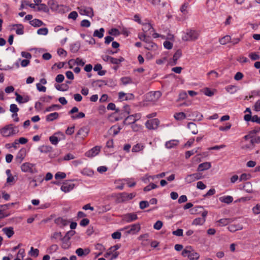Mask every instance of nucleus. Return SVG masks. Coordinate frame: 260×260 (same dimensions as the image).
<instances>
[{
    "instance_id": "f257e3e1",
    "label": "nucleus",
    "mask_w": 260,
    "mask_h": 260,
    "mask_svg": "<svg viewBox=\"0 0 260 260\" xmlns=\"http://www.w3.org/2000/svg\"><path fill=\"white\" fill-rule=\"evenodd\" d=\"M19 132L18 127L13 124L5 125L0 129V134L3 137H12Z\"/></svg>"
},
{
    "instance_id": "f03ea898",
    "label": "nucleus",
    "mask_w": 260,
    "mask_h": 260,
    "mask_svg": "<svg viewBox=\"0 0 260 260\" xmlns=\"http://www.w3.org/2000/svg\"><path fill=\"white\" fill-rule=\"evenodd\" d=\"M182 255L184 257H187L190 260H198L200 254L197 252L191 247H186L182 251Z\"/></svg>"
},
{
    "instance_id": "7ed1b4c3",
    "label": "nucleus",
    "mask_w": 260,
    "mask_h": 260,
    "mask_svg": "<svg viewBox=\"0 0 260 260\" xmlns=\"http://www.w3.org/2000/svg\"><path fill=\"white\" fill-rule=\"evenodd\" d=\"M200 36L199 31L194 29L187 30L182 36V39L185 41H192L197 40Z\"/></svg>"
},
{
    "instance_id": "20e7f679",
    "label": "nucleus",
    "mask_w": 260,
    "mask_h": 260,
    "mask_svg": "<svg viewBox=\"0 0 260 260\" xmlns=\"http://www.w3.org/2000/svg\"><path fill=\"white\" fill-rule=\"evenodd\" d=\"M141 230L140 224L135 223L133 224L128 226H126L123 228L121 231H123L125 232L126 235H135L137 234Z\"/></svg>"
},
{
    "instance_id": "39448f33",
    "label": "nucleus",
    "mask_w": 260,
    "mask_h": 260,
    "mask_svg": "<svg viewBox=\"0 0 260 260\" xmlns=\"http://www.w3.org/2000/svg\"><path fill=\"white\" fill-rule=\"evenodd\" d=\"M21 170L23 172L30 174H35L38 172L36 165L28 162H24L21 165Z\"/></svg>"
},
{
    "instance_id": "423d86ee",
    "label": "nucleus",
    "mask_w": 260,
    "mask_h": 260,
    "mask_svg": "<svg viewBox=\"0 0 260 260\" xmlns=\"http://www.w3.org/2000/svg\"><path fill=\"white\" fill-rule=\"evenodd\" d=\"M77 9L81 15H85L90 18H92L94 16L93 11L91 7L82 6L78 7Z\"/></svg>"
},
{
    "instance_id": "0eeeda50",
    "label": "nucleus",
    "mask_w": 260,
    "mask_h": 260,
    "mask_svg": "<svg viewBox=\"0 0 260 260\" xmlns=\"http://www.w3.org/2000/svg\"><path fill=\"white\" fill-rule=\"evenodd\" d=\"M136 196V193H128L123 192L118 194L117 199L120 202H124L133 199Z\"/></svg>"
},
{
    "instance_id": "6e6552de",
    "label": "nucleus",
    "mask_w": 260,
    "mask_h": 260,
    "mask_svg": "<svg viewBox=\"0 0 260 260\" xmlns=\"http://www.w3.org/2000/svg\"><path fill=\"white\" fill-rule=\"evenodd\" d=\"M161 93L159 91H151L147 94V99L148 101L152 103L156 102L161 97Z\"/></svg>"
},
{
    "instance_id": "1a4fd4ad",
    "label": "nucleus",
    "mask_w": 260,
    "mask_h": 260,
    "mask_svg": "<svg viewBox=\"0 0 260 260\" xmlns=\"http://www.w3.org/2000/svg\"><path fill=\"white\" fill-rule=\"evenodd\" d=\"M203 178V175L201 173H196L189 174L185 178V181L186 183H191L196 180H198Z\"/></svg>"
},
{
    "instance_id": "9d476101",
    "label": "nucleus",
    "mask_w": 260,
    "mask_h": 260,
    "mask_svg": "<svg viewBox=\"0 0 260 260\" xmlns=\"http://www.w3.org/2000/svg\"><path fill=\"white\" fill-rule=\"evenodd\" d=\"M138 218L136 213H128L122 216V220L126 223L132 222Z\"/></svg>"
},
{
    "instance_id": "9b49d317",
    "label": "nucleus",
    "mask_w": 260,
    "mask_h": 260,
    "mask_svg": "<svg viewBox=\"0 0 260 260\" xmlns=\"http://www.w3.org/2000/svg\"><path fill=\"white\" fill-rule=\"evenodd\" d=\"M159 124V121L157 118H154L147 120L145 123L146 127L149 129H156Z\"/></svg>"
},
{
    "instance_id": "f8f14e48",
    "label": "nucleus",
    "mask_w": 260,
    "mask_h": 260,
    "mask_svg": "<svg viewBox=\"0 0 260 260\" xmlns=\"http://www.w3.org/2000/svg\"><path fill=\"white\" fill-rule=\"evenodd\" d=\"M103 59L105 61L109 62L112 64H118L124 61V59L122 57L119 58H116L109 55H105L103 57Z\"/></svg>"
},
{
    "instance_id": "ddd939ff",
    "label": "nucleus",
    "mask_w": 260,
    "mask_h": 260,
    "mask_svg": "<svg viewBox=\"0 0 260 260\" xmlns=\"http://www.w3.org/2000/svg\"><path fill=\"white\" fill-rule=\"evenodd\" d=\"M101 149V147L99 146H96L91 148V149L87 151L85 153V155L88 157H93L96 156L99 152H100Z\"/></svg>"
},
{
    "instance_id": "4468645a",
    "label": "nucleus",
    "mask_w": 260,
    "mask_h": 260,
    "mask_svg": "<svg viewBox=\"0 0 260 260\" xmlns=\"http://www.w3.org/2000/svg\"><path fill=\"white\" fill-rule=\"evenodd\" d=\"M26 155V150L24 148H21L17 153L15 159L17 162L21 164Z\"/></svg>"
},
{
    "instance_id": "2eb2a0df",
    "label": "nucleus",
    "mask_w": 260,
    "mask_h": 260,
    "mask_svg": "<svg viewBox=\"0 0 260 260\" xmlns=\"http://www.w3.org/2000/svg\"><path fill=\"white\" fill-rule=\"evenodd\" d=\"M15 95L16 96V101L19 104H23L28 102L30 100V98L29 96L27 95H24L23 96L21 95L18 93H15Z\"/></svg>"
},
{
    "instance_id": "dca6fc26",
    "label": "nucleus",
    "mask_w": 260,
    "mask_h": 260,
    "mask_svg": "<svg viewBox=\"0 0 260 260\" xmlns=\"http://www.w3.org/2000/svg\"><path fill=\"white\" fill-rule=\"evenodd\" d=\"M54 222L60 228H63L69 224V221L66 218L59 217L54 220Z\"/></svg>"
},
{
    "instance_id": "f3484780",
    "label": "nucleus",
    "mask_w": 260,
    "mask_h": 260,
    "mask_svg": "<svg viewBox=\"0 0 260 260\" xmlns=\"http://www.w3.org/2000/svg\"><path fill=\"white\" fill-rule=\"evenodd\" d=\"M75 187V184L73 183L66 182L63 183L60 187V189L65 193L69 192L71 191Z\"/></svg>"
},
{
    "instance_id": "a211bd4d",
    "label": "nucleus",
    "mask_w": 260,
    "mask_h": 260,
    "mask_svg": "<svg viewBox=\"0 0 260 260\" xmlns=\"http://www.w3.org/2000/svg\"><path fill=\"white\" fill-rule=\"evenodd\" d=\"M179 142L177 140H175V139L167 141L165 143V146L167 149H170L174 148L175 147H176L177 146H178L179 144Z\"/></svg>"
},
{
    "instance_id": "6ab92c4d",
    "label": "nucleus",
    "mask_w": 260,
    "mask_h": 260,
    "mask_svg": "<svg viewBox=\"0 0 260 260\" xmlns=\"http://www.w3.org/2000/svg\"><path fill=\"white\" fill-rule=\"evenodd\" d=\"M90 252V250L88 248L83 249L79 248L76 249V253L80 257L88 255Z\"/></svg>"
},
{
    "instance_id": "aec40b11",
    "label": "nucleus",
    "mask_w": 260,
    "mask_h": 260,
    "mask_svg": "<svg viewBox=\"0 0 260 260\" xmlns=\"http://www.w3.org/2000/svg\"><path fill=\"white\" fill-rule=\"evenodd\" d=\"M48 5L52 11H59V8L61 6L59 5L55 0H49L48 2Z\"/></svg>"
},
{
    "instance_id": "412c9836",
    "label": "nucleus",
    "mask_w": 260,
    "mask_h": 260,
    "mask_svg": "<svg viewBox=\"0 0 260 260\" xmlns=\"http://www.w3.org/2000/svg\"><path fill=\"white\" fill-rule=\"evenodd\" d=\"M120 248V246L118 244L115 245L109 248L107 252L104 254L105 257H108L111 254H113L114 252H117V250Z\"/></svg>"
},
{
    "instance_id": "4be33fe9",
    "label": "nucleus",
    "mask_w": 260,
    "mask_h": 260,
    "mask_svg": "<svg viewBox=\"0 0 260 260\" xmlns=\"http://www.w3.org/2000/svg\"><path fill=\"white\" fill-rule=\"evenodd\" d=\"M211 167V163L209 162H205L200 164L197 169L198 172H201L209 169Z\"/></svg>"
},
{
    "instance_id": "5701e85b",
    "label": "nucleus",
    "mask_w": 260,
    "mask_h": 260,
    "mask_svg": "<svg viewBox=\"0 0 260 260\" xmlns=\"http://www.w3.org/2000/svg\"><path fill=\"white\" fill-rule=\"evenodd\" d=\"M89 128L86 127L84 126L83 127H81L77 132V135L78 136H81L82 138L86 137L89 133Z\"/></svg>"
},
{
    "instance_id": "b1692460",
    "label": "nucleus",
    "mask_w": 260,
    "mask_h": 260,
    "mask_svg": "<svg viewBox=\"0 0 260 260\" xmlns=\"http://www.w3.org/2000/svg\"><path fill=\"white\" fill-rule=\"evenodd\" d=\"M58 117L59 114L57 112L51 113L46 116V120L50 122L58 119Z\"/></svg>"
},
{
    "instance_id": "393cba45",
    "label": "nucleus",
    "mask_w": 260,
    "mask_h": 260,
    "mask_svg": "<svg viewBox=\"0 0 260 260\" xmlns=\"http://www.w3.org/2000/svg\"><path fill=\"white\" fill-rule=\"evenodd\" d=\"M142 30L144 33L149 32V34L154 31L152 25L149 23H146L143 25Z\"/></svg>"
},
{
    "instance_id": "a878e982",
    "label": "nucleus",
    "mask_w": 260,
    "mask_h": 260,
    "mask_svg": "<svg viewBox=\"0 0 260 260\" xmlns=\"http://www.w3.org/2000/svg\"><path fill=\"white\" fill-rule=\"evenodd\" d=\"M85 63V61L80 58H77L76 59H72L69 61V64L70 65L72 64H76L78 66H83Z\"/></svg>"
},
{
    "instance_id": "bb28decb",
    "label": "nucleus",
    "mask_w": 260,
    "mask_h": 260,
    "mask_svg": "<svg viewBox=\"0 0 260 260\" xmlns=\"http://www.w3.org/2000/svg\"><path fill=\"white\" fill-rule=\"evenodd\" d=\"M219 201L222 203L229 204L233 201V198L230 196H225L219 198Z\"/></svg>"
},
{
    "instance_id": "cd10ccee",
    "label": "nucleus",
    "mask_w": 260,
    "mask_h": 260,
    "mask_svg": "<svg viewBox=\"0 0 260 260\" xmlns=\"http://www.w3.org/2000/svg\"><path fill=\"white\" fill-rule=\"evenodd\" d=\"M13 27H17L16 33L18 35H22L24 34V27L21 24H16L12 25Z\"/></svg>"
},
{
    "instance_id": "c85d7f7f",
    "label": "nucleus",
    "mask_w": 260,
    "mask_h": 260,
    "mask_svg": "<svg viewBox=\"0 0 260 260\" xmlns=\"http://www.w3.org/2000/svg\"><path fill=\"white\" fill-rule=\"evenodd\" d=\"M144 148V145L143 144L138 143L133 147L132 151L133 152H139L143 150Z\"/></svg>"
},
{
    "instance_id": "c756f323",
    "label": "nucleus",
    "mask_w": 260,
    "mask_h": 260,
    "mask_svg": "<svg viewBox=\"0 0 260 260\" xmlns=\"http://www.w3.org/2000/svg\"><path fill=\"white\" fill-rule=\"evenodd\" d=\"M243 229L242 225L240 224H231L228 226L229 230L231 232H235Z\"/></svg>"
},
{
    "instance_id": "7c9ffc66",
    "label": "nucleus",
    "mask_w": 260,
    "mask_h": 260,
    "mask_svg": "<svg viewBox=\"0 0 260 260\" xmlns=\"http://www.w3.org/2000/svg\"><path fill=\"white\" fill-rule=\"evenodd\" d=\"M29 23L34 27H40L44 24L43 21L38 19H34L30 21Z\"/></svg>"
},
{
    "instance_id": "2f4dec72",
    "label": "nucleus",
    "mask_w": 260,
    "mask_h": 260,
    "mask_svg": "<svg viewBox=\"0 0 260 260\" xmlns=\"http://www.w3.org/2000/svg\"><path fill=\"white\" fill-rule=\"evenodd\" d=\"M105 29L104 28H101L99 30L96 29L94 31L93 36L98 37V38H102L104 36Z\"/></svg>"
},
{
    "instance_id": "473e14b6",
    "label": "nucleus",
    "mask_w": 260,
    "mask_h": 260,
    "mask_svg": "<svg viewBox=\"0 0 260 260\" xmlns=\"http://www.w3.org/2000/svg\"><path fill=\"white\" fill-rule=\"evenodd\" d=\"M14 205V203L11 204V205ZM10 205V204H6V205L2 206V207L3 208V210H0V219L3 218L4 217H7L9 215V214L5 212L4 211V210H5V209L6 208H7Z\"/></svg>"
},
{
    "instance_id": "72a5a7b5",
    "label": "nucleus",
    "mask_w": 260,
    "mask_h": 260,
    "mask_svg": "<svg viewBox=\"0 0 260 260\" xmlns=\"http://www.w3.org/2000/svg\"><path fill=\"white\" fill-rule=\"evenodd\" d=\"M61 107V106L58 104H53L46 108L44 111V113L58 110L60 109Z\"/></svg>"
},
{
    "instance_id": "f704fd0d",
    "label": "nucleus",
    "mask_w": 260,
    "mask_h": 260,
    "mask_svg": "<svg viewBox=\"0 0 260 260\" xmlns=\"http://www.w3.org/2000/svg\"><path fill=\"white\" fill-rule=\"evenodd\" d=\"M3 231L8 238H11L14 234L13 229L11 227L5 228L3 229Z\"/></svg>"
},
{
    "instance_id": "c9c22d12",
    "label": "nucleus",
    "mask_w": 260,
    "mask_h": 260,
    "mask_svg": "<svg viewBox=\"0 0 260 260\" xmlns=\"http://www.w3.org/2000/svg\"><path fill=\"white\" fill-rule=\"evenodd\" d=\"M231 41V37L229 35L224 36L219 39V42L221 45H225L228 43H230Z\"/></svg>"
},
{
    "instance_id": "e433bc0d",
    "label": "nucleus",
    "mask_w": 260,
    "mask_h": 260,
    "mask_svg": "<svg viewBox=\"0 0 260 260\" xmlns=\"http://www.w3.org/2000/svg\"><path fill=\"white\" fill-rule=\"evenodd\" d=\"M233 221V220L231 218H222L219 220L217 222L219 223L220 226H225Z\"/></svg>"
},
{
    "instance_id": "4c0bfd02",
    "label": "nucleus",
    "mask_w": 260,
    "mask_h": 260,
    "mask_svg": "<svg viewBox=\"0 0 260 260\" xmlns=\"http://www.w3.org/2000/svg\"><path fill=\"white\" fill-rule=\"evenodd\" d=\"M186 114L184 112L176 113L174 115V117L177 120H182L186 118Z\"/></svg>"
},
{
    "instance_id": "58836bf2",
    "label": "nucleus",
    "mask_w": 260,
    "mask_h": 260,
    "mask_svg": "<svg viewBox=\"0 0 260 260\" xmlns=\"http://www.w3.org/2000/svg\"><path fill=\"white\" fill-rule=\"evenodd\" d=\"M206 221L205 218L199 217L193 220L192 224L195 225H203Z\"/></svg>"
},
{
    "instance_id": "ea45409f",
    "label": "nucleus",
    "mask_w": 260,
    "mask_h": 260,
    "mask_svg": "<svg viewBox=\"0 0 260 260\" xmlns=\"http://www.w3.org/2000/svg\"><path fill=\"white\" fill-rule=\"evenodd\" d=\"M39 253V249L37 248H34L33 247H31L29 251L28 252V254L31 256L36 257L38 256Z\"/></svg>"
},
{
    "instance_id": "a19ab883",
    "label": "nucleus",
    "mask_w": 260,
    "mask_h": 260,
    "mask_svg": "<svg viewBox=\"0 0 260 260\" xmlns=\"http://www.w3.org/2000/svg\"><path fill=\"white\" fill-rule=\"evenodd\" d=\"M49 140L51 143L54 145H57L58 142L60 141V140H58V138L56 135H55V134L49 137Z\"/></svg>"
},
{
    "instance_id": "79ce46f5",
    "label": "nucleus",
    "mask_w": 260,
    "mask_h": 260,
    "mask_svg": "<svg viewBox=\"0 0 260 260\" xmlns=\"http://www.w3.org/2000/svg\"><path fill=\"white\" fill-rule=\"evenodd\" d=\"M110 210V208L108 206H102L98 208L97 212L99 214H103L108 211Z\"/></svg>"
},
{
    "instance_id": "37998d69",
    "label": "nucleus",
    "mask_w": 260,
    "mask_h": 260,
    "mask_svg": "<svg viewBox=\"0 0 260 260\" xmlns=\"http://www.w3.org/2000/svg\"><path fill=\"white\" fill-rule=\"evenodd\" d=\"M225 90L227 92L231 94H234L237 91V86L235 85H230L225 87Z\"/></svg>"
},
{
    "instance_id": "c03bdc74",
    "label": "nucleus",
    "mask_w": 260,
    "mask_h": 260,
    "mask_svg": "<svg viewBox=\"0 0 260 260\" xmlns=\"http://www.w3.org/2000/svg\"><path fill=\"white\" fill-rule=\"evenodd\" d=\"M62 240V244L61 247L63 249H68L70 246V239H67L65 240V237H63L61 239Z\"/></svg>"
},
{
    "instance_id": "a18cd8bd",
    "label": "nucleus",
    "mask_w": 260,
    "mask_h": 260,
    "mask_svg": "<svg viewBox=\"0 0 260 260\" xmlns=\"http://www.w3.org/2000/svg\"><path fill=\"white\" fill-rule=\"evenodd\" d=\"M135 122H136L132 115L128 116L124 121V124L127 125H131Z\"/></svg>"
},
{
    "instance_id": "49530a36",
    "label": "nucleus",
    "mask_w": 260,
    "mask_h": 260,
    "mask_svg": "<svg viewBox=\"0 0 260 260\" xmlns=\"http://www.w3.org/2000/svg\"><path fill=\"white\" fill-rule=\"evenodd\" d=\"M120 81L122 84L124 85H126L127 84H131L133 83L132 79L129 77H122L120 79Z\"/></svg>"
},
{
    "instance_id": "de8ad7c7",
    "label": "nucleus",
    "mask_w": 260,
    "mask_h": 260,
    "mask_svg": "<svg viewBox=\"0 0 260 260\" xmlns=\"http://www.w3.org/2000/svg\"><path fill=\"white\" fill-rule=\"evenodd\" d=\"M38 11H43L45 13H48L49 11V8L46 6V5L44 4H40L39 5L38 7Z\"/></svg>"
},
{
    "instance_id": "09e8293b",
    "label": "nucleus",
    "mask_w": 260,
    "mask_h": 260,
    "mask_svg": "<svg viewBox=\"0 0 260 260\" xmlns=\"http://www.w3.org/2000/svg\"><path fill=\"white\" fill-rule=\"evenodd\" d=\"M243 188L248 193H251L252 192V185L249 182H246L244 184Z\"/></svg>"
},
{
    "instance_id": "8fccbe9b",
    "label": "nucleus",
    "mask_w": 260,
    "mask_h": 260,
    "mask_svg": "<svg viewBox=\"0 0 260 260\" xmlns=\"http://www.w3.org/2000/svg\"><path fill=\"white\" fill-rule=\"evenodd\" d=\"M181 55H182V53L180 50H177L174 53L173 57L174 64H176L177 63V60L181 57Z\"/></svg>"
},
{
    "instance_id": "3c124183",
    "label": "nucleus",
    "mask_w": 260,
    "mask_h": 260,
    "mask_svg": "<svg viewBox=\"0 0 260 260\" xmlns=\"http://www.w3.org/2000/svg\"><path fill=\"white\" fill-rule=\"evenodd\" d=\"M196 124L193 122H189L187 124L188 128L190 129H194L191 132V133L194 135L198 133V131L196 129Z\"/></svg>"
},
{
    "instance_id": "603ef678",
    "label": "nucleus",
    "mask_w": 260,
    "mask_h": 260,
    "mask_svg": "<svg viewBox=\"0 0 260 260\" xmlns=\"http://www.w3.org/2000/svg\"><path fill=\"white\" fill-rule=\"evenodd\" d=\"M40 151L43 153L49 152L52 150V147L50 146L44 145L39 148Z\"/></svg>"
},
{
    "instance_id": "864d4df0",
    "label": "nucleus",
    "mask_w": 260,
    "mask_h": 260,
    "mask_svg": "<svg viewBox=\"0 0 260 260\" xmlns=\"http://www.w3.org/2000/svg\"><path fill=\"white\" fill-rule=\"evenodd\" d=\"M131 127L133 131L139 132L142 129V126L135 122L131 125Z\"/></svg>"
},
{
    "instance_id": "5fc2aeb1",
    "label": "nucleus",
    "mask_w": 260,
    "mask_h": 260,
    "mask_svg": "<svg viewBox=\"0 0 260 260\" xmlns=\"http://www.w3.org/2000/svg\"><path fill=\"white\" fill-rule=\"evenodd\" d=\"M24 4L28 5L31 8H35L36 5L34 4H29V2L27 1H23L21 2L20 10H22L24 8Z\"/></svg>"
},
{
    "instance_id": "6e6d98bb",
    "label": "nucleus",
    "mask_w": 260,
    "mask_h": 260,
    "mask_svg": "<svg viewBox=\"0 0 260 260\" xmlns=\"http://www.w3.org/2000/svg\"><path fill=\"white\" fill-rule=\"evenodd\" d=\"M251 178V175L250 174L243 173L239 177V180L240 181H246Z\"/></svg>"
},
{
    "instance_id": "4d7b16f0",
    "label": "nucleus",
    "mask_w": 260,
    "mask_h": 260,
    "mask_svg": "<svg viewBox=\"0 0 260 260\" xmlns=\"http://www.w3.org/2000/svg\"><path fill=\"white\" fill-rule=\"evenodd\" d=\"M119 181L121 182H125L129 187H133L136 185V182L134 181H132L130 179H124Z\"/></svg>"
},
{
    "instance_id": "13d9d810",
    "label": "nucleus",
    "mask_w": 260,
    "mask_h": 260,
    "mask_svg": "<svg viewBox=\"0 0 260 260\" xmlns=\"http://www.w3.org/2000/svg\"><path fill=\"white\" fill-rule=\"evenodd\" d=\"M48 33V29L46 27L41 28L38 29L37 34L39 35L46 36Z\"/></svg>"
},
{
    "instance_id": "bf43d9fd",
    "label": "nucleus",
    "mask_w": 260,
    "mask_h": 260,
    "mask_svg": "<svg viewBox=\"0 0 260 260\" xmlns=\"http://www.w3.org/2000/svg\"><path fill=\"white\" fill-rule=\"evenodd\" d=\"M250 141L251 142V145H253V146L254 144H259L260 143V137H253L252 135L251 139L250 140Z\"/></svg>"
},
{
    "instance_id": "052dcab7",
    "label": "nucleus",
    "mask_w": 260,
    "mask_h": 260,
    "mask_svg": "<svg viewBox=\"0 0 260 260\" xmlns=\"http://www.w3.org/2000/svg\"><path fill=\"white\" fill-rule=\"evenodd\" d=\"M85 116V114L83 112H79L77 114L73 115L71 116V118L73 120L83 118Z\"/></svg>"
},
{
    "instance_id": "680f3d73",
    "label": "nucleus",
    "mask_w": 260,
    "mask_h": 260,
    "mask_svg": "<svg viewBox=\"0 0 260 260\" xmlns=\"http://www.w3.org/2000/svg\"><path fill=\"white\" fill-rule=\"evenodd\" d=\"M66 174L64 172H58L55 174L56 179H64L66 177Z\"/></svg>"
},
{
    "instance_id": "e2e57ef3",
    "label": "nucleus",
    "mask_w": 260,
    "mask_h": 260,
    "mask_svg": "<svg viewBox=\"0 0 260 260\" xmlns=\"http://www.w3.org/2000/svg\"><path fill=\"white\" fill-rule=\"evenodd\" d=\"M55 88L58 90L63 91H66L68 89V87L67 85L61 84L55 85Z\"/></svg>"
},
{
    "instance_id": "0e129e2a",
    "label": "nucleus",
    "mask_w": 260,
    "mask_h": 260,
    "mask_svg": "<svg viewBox=\"0 0 260 260\" xmlns=\"http://www.w3.org/2000/svg\"><path fill=\"white\" fill-rule=\"evenodd\" d=\"M10 111L13 113H16L18 112L19 108L16 104H12L10 105Z\"/></svg>"
},
{
    "instance_id": "69168bd1",
    "label": "nucleus",
    "mask_w": 260,
    "mask_h": 260,
    "mask_svg": "<svg viewBox=\"0 0 260 260\" xmlns=\"http://www.w3.org/2000/svg\"><path fill=\"white\" fill-rule=\"evenodd\" d=\"M156 47V45L152 42L147 43L145 46V48L148 50L154 49Z\"/></svg>"
},
{
    "instance_id": "338daca9",
    "label": "nucleus",
    "mask_w": 260,
    "mask_h": 260,
    "mask_svg": "<svg viewBox=\"0 0 260 260\" xmlns=\"http://www.w3.org/2000/svg\"><path fill=\"white\" fill-rule=\"evenodd\" d=\"M252 212L255 215H257L260 214V205L256 204L255 206H254L252 209Z\"/></svg>"
},
{
    "instance_id": "774afa93",
    "label": "nucleus",
    "mask_w": 260,
    "mask_h": 260,
    "mask_svg": "<svg viewBox=\"0 0 260 260\" xmlns=\"http://www.w3.org/2000/svg\"><path fill=\"white\" fill-rule=\"evenodd\" d=\"M253 109L256 112L260 111V100H257L253 106Z\"/></svg>"
}]
</instances>
